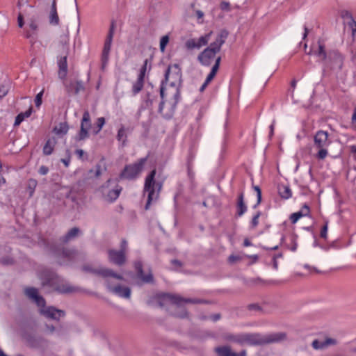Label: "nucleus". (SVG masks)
Instances as JSON below:
<instances>
[{
    "label": "nucleus",
    "mask_w": 356,
    "mask_h": 356,
    "mask_svg": "<svg viewBox=\"0 0 356 356\" xmlns=\"http://www.w3.org/2000/svg\"><path fill=\"white\" fill-rule=\"evenodd\" d=\"M49 172V168L46 165H41L39 168L38 172L42 175H45Z\"/></svg>",
    "instance_id": "69168bd1"
},
{
    "label": "nucleus",
    "mask_w": 356,
    "mask_h": 356,
    "mask_svg": "<svg viewBox=\"0 0 356 356\" xmlns=\"http://www.w3.org/2000/svg\"><path fill=\"white\" fill-rule=\"evenodd\" d=\"M129 131V128H125L123 125L119 129L117 134V139L119 141H122V145L125 146L127 143V131Z\"/></svg>",
    "instance_id": "72a5a7b5"
},
{
    "label": "nucleus",
    "mask_w": 356,
    "mask_h": 356,
    "mask_svg": "<svg viewBox=\"0 0 356 356\" xmlns=\"http://www.w3.org/2000/svg\"><path fill=\"white\" fill-rule=\"evenodd\" d=\"M38 182L34 179H30L28 181V186L27 188L29 191L30 195L31 196L33 193H34V191L37 186Z\"/></svg>",
    "instance_id": "a18cd8bd"
},
{
    "label": "nucleus",
    "mask_w": 356,
    "mask_h": 356,
    "mask_svg": "<svg viewBox=\"0 0 356 356\" xmlns=\"http://www.w3.org/2000/svg\"><path fill=\"white\" fill-rule=\"evenodd\" d=\"M156 170L153 169L146 176L143 188V193H147V202L145 209L148 210L152 203L156 202L160 196L164 179L156 180Z\"/></svg>",
    "instance_id": "20e7f679"
},
{
    "label": "nucleus",
    "mask_w": 356,
    "mask_h": 356,
    "mask_svg": "<svg viewBox=\"0 0 356 356\" xmlns=\"http://www.w3.org/2000/svg\"><path fill=\"white\" fill-rule=\"evenodd\" d=\"M298 212H301L303 214V216H307L309 214L310 209L307 204H305L300 211Z\"/></svg>",
    "instance_id": "052dcab7"
},
{
    "label": "nucleus",
    "mask_w": 356,
    "mask_h": 356,
    "mask_svg": "<svg viewBox=\"0 0 356 356\" xmlns=\"http://www.w3.org/2000/svg\"><path fill=\"white\" fill-rule=\"evenodd\" d=\"M314 54L318 57L322 62L327 60L328 53L325 51V46L323 40L320 39L318 40V49L314 51Z\"/></svg>",
    "instance_id": "a878e982"
},
{
    "label": "nucleus",
    "mask_w": 356,
    "mask_h": 356,
    "mask_svg": "<svg viewBox=\"0 0 356 356\" xmlns=\"http://www.w3.org/2000/svg\"><path fill=\"white\" fill-rule=\"evenodd\" d=\"M170 263L176 268H181L183 266V263L178 259H172Z\"/></svg>",
    "instance_id": "338daca9"
},
{
    "label": "nucleus",
    "mask_w": 356,
    "mask_h": 356,
    "mask_svg": "<svg viewBox=\"0 0 356 356\" xmlns=\"http://www.w3.org/2000/svg\"><path fill=\"white\" fill-rule=\"evenodd\" d=\"M92 128L90 115L88 110L85 111L81 121L80 130L75 136L76 142L84 140L90 137L89 130Z\"/></svg>",
    "instance_id": "9d476101"
},
{
    "label": "nucleus",
    "mask_w": 356,
    "mask_h": 356,
    "mask_svg": "<svg viewBox=\"0 0 356 356\" xmlns=\"http://www.w3.org/2000/svg\"><path fill=\"white\" fill-rule=\"evenodd\" d=\"M227 35L228 32L226 30H222L220 33L217 35L215 41L211 42L207 48L210 49L211 50H213L216 53L220 52L221 47L225 43Z\"/></svg>",
    "instance_id": "dca6fc26"
},
{
    "label": "nucleus",
    "mask_w": 356,
    "mask_h": 356,
    "mask_svg": "<svg viewBox=\"0 0 356 356\" xmlns=\"http://www.w3.org/2000/svg\"><path fill=\"white\" fill-rule=\"evenodd\" d=\"M248 309L250 311H261V307L257 303H252L248 305Z\"/></svg>",
    "instance_id": "680f3d73"
},
{
    "label": "nucleus",
    "mask_w": 356,
    "mask_h": 356,
    "mask_svg": "<svg viewBox=\"0 0 356 356\" xmlns=\"http://www.w3.org/2000/svg\"><path fill=\"white\" fill-rule=\"evenodd\" d=\"M79 233V228L74 227L61 236L59 242L44 239L42 243L46 250L54 257L65 259L68 262H76L82 257L81 254L75 249L65 247L64 244L76 238Z\"/></svg>",
    "instance_id": "f257e3e1"
},
{
    "label": "nucleus",
    "mask_w": 356,
    "mask_h": 356,
    "mask_svg": "<svg viewBox=\"0 0 356 356\" xmlns=\"http://www.w3.org/2000/svg\"><path fill=\"white\" fill-rule=\"evenodd\" d=\"M65 88L66 92L69 95H76L80 91L85 90L83 83L80 80L75 82L70 81L69 83H65Z\"/></svg>",
    "instance_id": "f3484780"
},
{
    "label": "nucleus",
    "mask_w": 356,
    "mask_h": 356,
    "mask_svg": "<svg viewBox=\"0 0 356 356\" xmlns=\"http://www.w3.org/2000/svg\"><path fill=\"white\" fill-rule=\"evenodd\" d=\"M17 22H18L19 27H20V28L23 27V26L24 24V17H23L22 14L20 13L18 15Z\"/></svg>",
    "instance_id": "774afa93"
},
{
    "label": "nucleus",
    "mask_w": 356,
    "mask_h": 356,
    "mask_svg": "<svg viewBox=\"0 0 356 356\" xmlns=\"http://www.w3.org/2000/svg\"><path fill=\"white\" fill-rule=\"evenodd\" d=\"M43 92H40L35 96V104L36 107H39L42 104V98Z\"/></svg>",
    "instance_id": "6e6d98bb"
},
{
    "label": "nucleus",
    "mask_w": 356,
    "mask_h": 356,
    "mask_svg": "<svg viewBox=\"0 0 356 356\" xmlns=\"http://www.w3.org/2000/svg\"><path fill=\"white\" fill-rule=\"evenodd\" d=\"M241 257L240 256L232 254L228 257V261L230 264H234L238 261H240Z\"/></svg>",
    "instance_id": "0e129e2a"
},
{
    "label": "nucleus",
    "mask_w": 356,
    "mask_h": 356,
    "mask_svg": "<svg viewBox=\"0 0 356 356\" xmlns=\"http://www.w3.org/2000/svg\"><path fill=\"white\" fill-rule=\"evenodd\" d=\"M122 190V188L118 185L115 189L109 191L107 195L108 200L111 202L115 201L119 197Z\"/></svg>",
    "instance_id": "f704fd0d"
},
{
    "label": "nucleus",
    "mask_w": 356,
    "mask_h": 356,
    "mask_svg": "<svg viewBox=\"0 0 356 356\" xmlns=\"http://www.w3.org/2000/svg\"><path fill=\"white\" fill-rule=\"evenodd\" d=\"M278 193L282 199L287 200L292 196V192L289 186L280 185L278 186Z\"/></svg>",
    "instance_id": "7c9ffc66"
},
{
    "label": "nucleus",
    "mask_w": 356,
    "mask_h": 356,
    "mask_svg": "<svg viewBox=\"0 0 356 356\" xmlns=\"http://www.w3.org/2000/svg\"><path fill=\"white\" fill-rule=\"evenodd\" d=\"M172 70H173L172 74L173 81L170 82V86L175 87L177 82H179V85L182 83V73L179 65L177 63L168 65L164 74V79L161 81L159 88L160 97L162 101H165V85L169 81L170 74Z\"/></svg>",
    "instance_id": "0eeeda50"
},
{
    "label": "nucleus",
    "mask_w": 356,
    "mask_h": 356,
    "mask_svg": "<svg viewBox=\"0 0 356 356\" xmlns=\"http://www.w3.org/2000/svg\"><path fill=\"white\" fill-rule=\"evenodd\" d=\"M261 215V211H257L251 220V228H255L259 224V218Z\"/></svg>",
    "instance_id": "8fccbe9b"
},
{
    "label": "nucleus",
    "mask_w": 356,
    "mask_h": 356,
    "mask_svg": "<svg viewBox=\"0 0 356 356\" xmlns=\"http://www.w3.org/2000/svg\"><path fill=\"white\" fill-rule=\"evenodd\" d=\"M253 189L257 192V203L252 207L253 209H256L261 202V190L258 186H253Z\"/></svg>",
    "instance_id": "c03bdc74"
},
{
    "label": "nucleus",
    "mask_w": 356,
    "mask_h": 356,
    "mask_svg": "<svg viewBox=\"0 0 356 356\" xmlns=\"http://www.w3.org/2000/svg\"><path fill=\"white\" fill-rule=\"evenodd\" d=\"M108 289L110 292L122 298H129L131 296V289L128 286H121L120 284L115 286H108Z\"/></svg>",
    "instance_id": "aec40b11"
},
{
    "label": "nucleus",
    "mask_w": 356,
    "mask_h": 356,
    "mask_svg": "<svg viewBox=\"0 0 356 356\" xmlns=\"http://www.w3.org/2000/svg\"><path fill=\"white\" fill-rule=\"evenodd\" d=\"M57 143V140L55 137L49 138L42 149V153L45 156L51 155L54 149L55 145Z\"/></svg>",
    "instance_id": "bb28decb"
},
{
    "label": "nucleus",
    "mask_w": 356,
    "mask_h": 356,
    "mask_svg": "<svg viewBox=\"0 0 356 356\" xmlns=\"http://www.w3.org/2000/svg\"><path fill=\"white\" fill-rule=\"evenodd\" d=\"M236 216L240 217L243 216L247 211V206L244 202V193L241 192L238 194L237 203H236Z\"/></svg>",
    "instance_id": "b1692460"
},
{
    "label": "nucleus",
    "mask_w": 356,
    "mask_h": 356,
    "mask_svg": "<svg viewBox=\"0 0 356 356\" xmlns=\"http://www.w3.org/2000/svg\"><path fill=\"white\" fill-rule=\"evenodd\" d=\"M108 256L109 261L117 266H122L126 262V254L122 251L110 249L108 250Z\"/></svg>",
    "instance_id": "4468645a"
},
{
    "label": "nucleus",
    "mask_w": 356,
    "mask_h": 356,
    "mask_svg": "<svg viewBox=\"0 0 356 356\" xmlns=\"http://www.w3.org/2000/svg\"><path fill=\"white\" fill-rule=\"evenodd\" d=\"M177 90H176V92L175 93V95H173V99L175 100L172 107V109L175 110L176 106H177V104H178L180 98H181V91H180V88L181 86V84L179 85V82H177Z\"/></svg>",
    "instance_id": "ea45409f"
},
{
    "label": "nucleus",
    "mask_w": 356,
    "mask_h": 356,
    "mask_svg": "<svg viewBox=\"0 0 356 356\" xmlns=\"http://www.w3.org/2000/svg\"><path fill=\"white\" fill-rule=\"evenodd\" d=\"M40 277L43 286H50L59 293L68 294L79 291L77 287L70 285L51 269L45 268L42 270L40 273Z\"/></svg>",
    "instance_id": "7ed1b4c3"
},
{
    "label": "nucleus",
    "mask_w": 356,
    "mask_h": 356,
    "mask_svg": "<svg viewBox=\"0 0 356 356\" xmlns=\"http://www.w3.org/2000/svg\"><path fill=\"white\" fill-rule=\"evenodd\" d=\"M297 238L298 235L293 234L290 238L291 243L289 245H287L288 249L293 252H295L298 248Z\"/></svg>",
    "instance_id": "a19ab883"
},
{
    "label": "nucleus",
    "mask_w": 356,
    "mask_h": 356,
    "mask_svg": "<svg viewBox=\"0 0 356 356\" xmlns=\"http://www.w3.org/2000/svg\"><path fill=\"white\" fill-rule=\"evenodd\" d=\"M8 92V88L6 86H0V100L4 97Z\"/></svg>",
    "instance_id": "bf43d9fd"
},
{
    "label": "nucleus",
    "mask_w": 356,
    "mask_h": 356,
    "mask_svg": "<svg viewBox=\"0 0 356 356\" xmlns=\"http://www.w3.org/2000/svg\"><path fill=\"white\" fill-rule=\"evenodd\" d=\"M324 64L332 70H341L343 63V57L337 50L330 51L326 61Z\"/></svg>",
    "instance_id": "9b49d317"
},
{
    "label": "nucleus",
    "mask_w": 356,
    "mask_h": 356,
    "mask_svg": "<svg viewBox=\"0 0 356 356\" xmlns=\"http://www.w3.org/2000/svg\"><path fill=\"white\" fill-rule=\"evenodd\" d=\"M105 124V118L104 117H100L97 119L95 122L96 127L92 130V134L94 135H97L102 130V127Z\"/></svg>",
    "instance_id": "4c0bfd02"
},
{
    "label": "nucleus",
    "mask_w": 356,
    "mask_h": 356,
    "mask_svg": "<svg viewBox=\"0 0 356 356\" xmlns=\"http://www.w3.org/2000/svg\"><path fill=\"white\" fill-rule=\"evenodd\" d=\"M157 302L160 307H163L167 302H170L178 307L181 306L182 302L191 304H205L207 300L199 298H186L178 295L169 293H163L156 296Z\"/></svg>",
    "instance_id": "423d86ee"
},
{
    "label": "nucleus",
    "mask_w": 356,
    "mask_h": 356,
    "mask_svg": "<svg viewBox=\"0 0 356 356\" xmlns=\"http://www.w3.org/2000/svg\"><path fill=\"white\" fill-rule=\"evenodd\" d=\"M24 294L39 307V313L44 317L58 321L60 318L65 316V312L56 308L54 306H46L45 299L39 294L38 290L35 287H27Z\"/></svg>",
    "instance_id": "f03ea898"
},
{
    "label": "nucleus",
    "mask_w": 356,
    "mask_h": 356,
    "mask_svg": "<svg viewBox=\"0 0 356 356\" xmlns=\"http://www.w3.org/2000/svg\"><path fill=\"white\" fill-rule=\"evenodd\" d=\"M173 315L179 318H188V312L184 307V308H181V309L179 312L175 313Z\"/></svg>",
    "instance_id": "864d4df0"
},
{
    "label": "nucleus",
    "mask_w": 356,
    "mask_h": 356,
    "mask_svg": "<svg viewBox=\"0 0 356 356\" xmlns=\"http://www.w3.org/2000/svg\"><path fill=\"white\" fill-rule=\"evenodd\" d=\"M147 158L148 156L140 158L132 164L126 165L119 175L120 179L127 180L136 179L143 171Z\"/></svg>",
    "instance_id": "6e6552de"
},
{
    "label": "nucleus",
    "mask_w": 356,
    "mask_h": 356,
    "mask_svg": "<svg viewBox=\"0 0 356 356\" xmlns=\"http://www.w3.org/2000/svg\"><path fill=\"white\" fill-rule=\"evenodd\" d=\"M216 54L213 50L206 48L198 55L197 60L202 65L209 66Z\"/></svg>",
    "instance_id": "6ab92c4d"
},
{
    "label": "nucleus",
    "mask_w": 356,
    "mask_h": 356,
    "mask_svg": "<svg viewBox=\"0 0 356 356\" xmlns=\"http://www.w3.org/2000/svg\"><path fill=\"white\" fill-rule=\"evenodd\" d=\"M211 33L206 34L204 35L201 36L197 40V44H200V48L202 46L207 45L209 40Z\"/></svg>",
    "instance_id": "de8ad7c7"
},
{
    "label": "nucleus",
    "mask_w": 356,
    "mask_h": 356,
    "mask_svg": "<svg viewBox=\"0 0 356 356\" xmlns=\"http://www.w3.org/2000/svg\"><path fill=\"white\" fill-rule=\"evenodd\" d=\"M169 36L168 35H163L160 40V50L162 52L165 51V47L169 42Z\"/></svg>",
    "instance_id": "49530a36"
},
{
    "label": "nucleus",
    "mask_w": 356,
    "mask_h": 356,
    "mask_svg": "<svg viewBox=\"0 0 356 356\" xmlns=\"http://www.w3.org/2000/svg\"><path fill=\"white\" fill-rule=\"evenodd\" d=\"M23 337L27 345L32 348H44L48 345V341L40 335L26 332Z\"/></svg>",
    "instance_id": "f8f14e48"
},
{
    "label": "nucleus",
    "mask_w": 356,
    "mask_h": 356,
    "mask_svg": "<svg viewBox=\"0 0 356 356\" xmlns=\"http://www.w3.org/2000/svg\"><path fill=\"white\" fill-rule=\"evenodd\" d=\"M116 24L115 20H112L109 27L108 33L104 41V44H112L113 35L115 33Z\"/></svg>",
    "instance_id": "c9c22d12"
},
{
    "label": "nucleus",
    "mask_w": 356,
    "mask_h": 356,
    "mask_svg": "<svg viewBox=\"0 0 356 356\" xmlns=\"http://www.w3.org/2000/svg\"><path fill=\"white\" fill-rule=\"evenodd\" d=\"M244 337H245V333L237 334L235 343H236L241 346L244 345Z\"/></svg>",
    "instance_id": "5fc2aeb1"
},
{
    "label": "nucleus",
    "mask_w": 356,
    "mask_h": 356,
    "mask_svg": "<svg viewBox=\"0 0 356 356\" xmlns=\"http://www.w3.org/2000/svg\"><path fill=\"white\" fill-rule=\"evenodd\" d=\"M44 326H45L47 331L49 334H53L54 332H57L58 334H60L61 332V327L58 329V328L56 327L55 326H54L53 325H49V324H45Z\"/></svg>",
    "instance_id": "3c124183"
},
{
    "label": "nucleus",
    "mask_w": 356,
    "mask_h": 356,
    "mask_svg": "<svg viewBox=\"0 0 356 356\" xmlns=\"http://www.w3.org/2000/svg\"><path fill=\"white\" fill-rule=\"evenodd\" d=\"M157 96L152 94L150 91H146L145 96L143 99V106L145 109H152L153 104Z\"/></svg>",
    "instance_id": "cd10ccee"
},
{
    "label": "nucleus",
    "mask_w": 356,
    "mask_h": 356,
    "mask_svg": "<svg viewBox=\"0 0 356 356\" xmlns=\"http://www.w3.org/2000/svg\"><path fill=\"white\" fill-rule=\"evenodd\" d=\"M111 49V44H104V47L102 53V67L107 64L109 58V54Z\"/></svg>",
    "instance_id": "473e14b6"
},
{
    "label": "nucleus",
    "mask_w": 356,
    "mask_h": 356,
    "mask_svg": "<svg viewBox=\"0 0 356 356\" xmlns=\"http://www.w3.org/2000/svg\"><path fill=\"white\" fill-rule=\"evenodd\" d=\"M82 270L86 272L100 275L103 277H112L119 280L124 279L122 275L115 273L113 270L109 268L94 269L90 265H84L82 267Z\"/></svg>",
    "instance_id": "ddd939ff"
},
{
    "label": "nucleus",
    "mask_w": 356,
    "mask_h": 356,
    "mask_svg": "<svg viewBox=\"0 0 356 356\" xmlns=\"http://www.w3.org/2000/svg\"><path fill=\"white\" fill-rule=\"evenodd\" d=\"M327 222H326L325 223V225L322 227L321 233H320V236L321 238L325 239L327 238Z\"/></svg>",
    "instance_id": "4d7b16f0"
},
{
    "label": "nucleus",
    "mask_w": 356,
    "mask_h": 356,
    "mask_svg": "<svg viewBox=\"0 0 356 356\" xmlns=\"http://www.w3.org/2000/svg\"><path fill=\"white\" fill-rule=\"evenodd\" d=\"M302 217H303V214L301 212L298 211L291 214L289 219L292 224H295Z\"/></svg>",
    "instance_id": "09e8293b"
},
{
    "label": "nucleus",
    "mask_w": 356,
    "mask_h": 356,
    "mask_svg": "<svg viewBox=\"0 0 356 356\" xmlns=\"http://www.w3.org/2000/svg\"><path fill=\"white\" fill-rule=\"evenodd\" d=\"M330 141L328 139V133L325 131L319 130L314 136V147L318 149L316 155L318 159L323 160L328 154L327 147L330 145Z\"/></svg>",
    "instance_id": "1a4fd4ad"
},
{
    "label": "nucleus",
    "mask_w": 356,
    "mask_h": 356,
    "mask_svg": "<svg viewBox=\"0 0 356 356\" xmlns=\"http://www.w3.org/2000/svg\"><path fill=\"white\" fill-rule=\"evenodd\" d=\"M214 352L218 356H246V350H243L239 353H236L232 350L229 346H222L216 347Z\"/></svg>",
    "instance_id": "a211bd4d"
},
{
    "label": "nucleus",
    "mask_w": 356,
    "mask_h": 356,
    "mask_svg": "<svg viewBox=\"0 0 356 356\" xmlns=\"http://www.w3.org/2000/svg\"><path fill=\"white\" fill-rule=\"evenodd\" d=\"M32 111H33V108L31 106L27 111H26L25 112H22V113H19L16 118H15V123H14V126L15 127H17V126H19L23 121L25 118H29L31 113H32Z\"/></svg>",
    "instance_id": "2f4dec72"
},
{
    "label": "nucleus",
    "mask_w": 356,
    "mask_h": 356,
    "mask_svg": "<svg viewBox=\"0 0 356 356\" xmlns=\"http://www.w3.org/2000/svg\"><path fill=\"white\" fill-rule=\"evenodd\" d=\"M69 129L68 124L67 122H62L59 124L58 127H55L54 131L57 134L65 135L67 133Z\"/></svg>",
    "instance_id": "58836bf2"
},
{
    "label": "nucleus",
    "mask_w": 356,
    "mask_h": 356,
    "mask_svg": "<svg viewBox=\"0 0 356 356\" xmlns=\"http://www.w3.org/2000/svg\"><path fill=\"white\" fill-rule=\"evenodd\" d=\"M152 58H153V56L151 55L149 58H146L144 60L143 65H142V67L140 69V72H139L138 76L143 78L145 79L146 72H147V69L149 71H150L152 69Z\"/></svg>",
    "instance_id": "c85d7f7f"
},
{
    "label": "nucleus",
    "mask_w": 356,
    "mask_h": 356,
    "mask_svg": "<svg viewBox=\"0 0 356 356\" xmlns=\"http://www.w3.org/2000/svg\"><path fill=\"white\" fill-rule=\"evenodd\" d=\"M144 83L145 79L138 76L136 81L133 83L131 88V92L134 96L142 91L144 87Z\"/></svg>",
    "instance_id": "c756f323"
},
{
    "label": "nucleus",
    "mask_w": 356,
    "mask_h": 356,
    "mask_svg": "<svg viewBox=\"0 0 356 356\" xmlns=\"http://www.w3.org/2000/svg\"><path fill=\"white\" fill-rule=\"evenodd\" d=\"M15 263V259L10 256H5L0 259V264L3 266H13Z\"/></svg>",
    "instance_id": "79ce46f5"
},
{
    "label": "nucleus",
    "mask_w": 356,
    "mask_h": 356,
    "mask_svg": "<svg viewBox=\"0 0 356 356\" xmlns=\"http://www.w3.org/2000/svg\"><path fill=\"white\" fill-rule=\"evenodd\" d=\"M60 45L62 47L63 54H69V37L67 35H64L60 37L59 42Z\"/></svg>",
    "instance_id": "e433bc0d"
},
{
    "label": "nucleus",
    "mask_w": 356,
    "mask_h": 356,
    "mask_svg": "<svg viewBox=\"0 0 356 356\" xmlns=\"http://www.w3.org/2000/svg\"><path fill=\"white\" fill-rule=\"evenodd\" d=\"M185 46L188 49H200V44H197V42L195 39L188 40L185 43Z\"/></svg>",
    "instance_id": "37998d69"
},
{
    "label": "nucleus",
    "mask_w": 356,
    "mask_h": 356,
    "mask_svg": "<svg viewBox=\"0 0 356 356\" xmlns=\"http://www.w3.org/2000/svg\"><path fill=\"white\" fill-rule=\"evenodd\" d=\"M286 339L285 332H275L263 335L258 332L245 333L244 344L250 346H264L279 343Z\"/></svg>",
    "instance_id": "39448f33"
},
{
    "label": "nucleus",
    "mask_w": 356,
    "mask_h": 356,
    "mask_svg": "<svg viewBox=\"0 0 356 356\" xmlns=\"http://www.w3.org/2000/svg\"><path fill=\"white\" fill-rule=\"evenodd\" d=\"M220 8L222 10L229 11L230 10V4L227 1H222L220 4Z\"/></svg>",
    "instance_id": "e2e57ef3"
},
{
    "label": "nucleus",
    "mask_w": 356,
    "mask_h": 356,
    "mask_svg": "<svg viewBox=\"0 0 356 356\" xmlns=\"http://www.w3.org/2000/svg\"><path fill=\"white\" fill-rule=\"evenodd\" d=\"M29 29L25 30L24 35L26 38L30 39V42L32 44H34L37 38L38 30V25L35 18L31 17L29 19Z\"/></svg>",
    "instance_id": "2eb2a0df"
},
{
    "label": "nucleus",
    "mask_w": 356,
    "mask_h": 356,
    "mask_svg": "<svg viewBox=\"0 0 356 356\" xmlns=\"http://www.w3.org/2000/svg\"><path fill=\"white\" fill-rule=\"evenodd\" d=\"M134 267L137 272L138 277L141 279L145 283H152L154 282V277L152 273H149L148 275H145L143 264L141 261H138L134 263Z\"/></svg>",
    "instance_id": "412c9836"
},
{
    "label": "nucleus",
    "mask_w": 356,
    "mask_h": 356,
    "mask_svg": "<svg viewBox=\"0 0 356 356\" xmlns=\"http://www.w3.org/2000/svg\"><path fill=\"white\" fill-rule=\"evenodd\" d=\"M49 24L52 26H57L59 24V17L57 13L56 8V0H53L52 4L51 6V10L49 15Z\"/></svg>",
    "instance_id": "393cba45"
},
{
    "label": "nucleus",
    "mask_w": 356,
    "mask_h": 356,
    "mask_svg": "<svg viewBox=\"0 0 356 356\" xmlns=\"http://www.w3.org/2000/svg\"><path fill=\"white\" fill-rule=\"evenodd\" d=\"M127 248H128L127 241L124 238L122 239V241L120 242V249L119 250L122 251V252L126 254V252L127 251Z\"/></svg>",
    "instance_id": "13d9d810"
},
{
    "label": "nucleus",
    "mask_w": 356,
    "mask_h": 356,
    "mask_svg": "<svg viewBox=\"0 0 356 356\" xmlns=\"http://www.w3.org/2000/svg\"><path fill=\"white\" fill-rule=\"evenodd\" d=\"M236 334L232 333H225L222 334V339L225 341L236 342Z\"/></svg>",
    "instance_id": "603ef678"
},
{
    "label": "nucleus",
    "mask_w": 356,
    "mask_h": 356,
    "mask_svg": "<svg viewBox=\"0 0 356 356\" xmlns=\"http://www.w3.org/2000/svg\"><path fill=\"white\" fill-rule=\"evenodd\" d=\"M68 54H63V56H60L58 59V76L61 79H65L67 74V58Z\"/></svg>",
    "instance_id": "4be33fe9"
},
{
    "label": "nucleus",
    "mask_w": 356,
    "mask_h": 356,
    "mask_svg": "<svg viewBox=\"0 0 356 356\" xmlns=\"http://www.w3.org/2000/svg\"><path fill=\"white\" fill-rule=\"evenodd\" d=\"M337 343V341L332 338H327L325 341H321L315 339L312 343V346L315 350H322L330 346H334Z\"/></svg>",
    "instance_id": "5701e85b"
}]
</instances>
